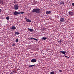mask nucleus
Masks as SVG:
<instances>
[{
    "label": "nucleus",
    "mask_w": 74,
    "mask_h": 74,
    "mask_svg": "<svg viewBox=\"0 0 74 74\" xmlns=\"http://www.w3.org/2000/svg\"><path fill=\"white\" fill-rule=\"evenodd\" d=\"M32 12H36L37 14L40 13L41 12V10L40 9L37 8L33 9L32 10Z\"/></svg>",
    "instance_id": "nucleus-1"
},
{
    "label": "nucleus",
    "mask_w": 74,
    "mask_h": 74,
    "mask_svg": "<svg viewBox=\"0 0 74 74\" xmlns=\"http://www.w3.org/2000/svg\"><path fill=\"white\" fill-rule=\"evenodd\" d=\"M19 8V6L18 5H14V9L15 10H18V8Z\"/></svg>",
    "instance_id": "nucleus-2"
},
{
    "label": "nucleus",
    "mask_w": 74,
    "mask_h": 74,
    "mask_svg": "<svg viewBox=\"0 0 74 74\" xmlns=\"http://www.w3.org/2000/svg\"><path fill=\"white\" fill-rule=\"evenodd\" d=\"M69 15V16H73V15H74V13L73 12H72L71 11H69L68 12Z\"/></svg>",
    "instance_id": "nucleus-3"
},
{
    "label": "nucleus",
    "mask_w": 74,
    "mask_h": 74,
    "mask_svg": "<svg viewBox=\"0 0 74 74\" xmlns=\"http://www.w3.org/2000/svg\"><path fill=\"white\" fill-rule=\"evenodd\" d=\"M13 14L14 15H15V16H16L18 15L19 14V12H18L17 11H15L14 12H13Z\"/></svg>",
    "instance_id": "nucleus-4"
},
{
    "label": "nucleus",
    "mask_w": 74,
    "mask_h": 74,
    "mask_svg": "<svg viewBox=\"0 0 74 74\" xmlns=\"http://www.w3.org/2000/svg\"><path fill=\"white\" fill-rule=\"evenodd\" d=\"M24 18L25 19V21H26L27 22L30 23L32 22V21L31 20L27 18L26 17H25Z\"/></svg>",
    "instance_id": "nucleus-5"
},
{
    "label": "nucleus",
    "mask_w": 74,
    "mask_h": 74,
    "mask_svg": "<svg viewBox=\"0 0 74 74\" xmlns=\"http://www.w3.org/2000/svg\"><path fill=\"white\" fill-rule=\"evenodd\" d=\"M31 61V62H32V63H36V62H37L36 59H35V58L32 59Z\"/></svg>",
    "instance_id": "nucleus-6"
},
{
    "label": "nucleus",
    "mask_w": 74,
    "mask_h": 74,
    "mask_svg": "<svg viewBox=\"0 0 74 74\" xmlns=\"http://www.w3.org/2000/svg\"><path fill=\"white\" fill-rule=\"evenodd\" d=\"M46 13L47 14H51V12L49 11H47L46 12Z\"/></svg>",
    "instance_id": "nucleus-7"
},
{
    "label": "nucleus",
    "mask_w": 74,
    "mask_h": 74,
    "mask_svg": "<svg viewBox=\"0 0 74 74\" xmlns=\"http://www.w3.org/2000/svg\"><path fill=\"white\" fill-rule=\"evenodd\" d=\"M28 29L31 32H34V30H33V29H31L28 28Z\"/></svg>",
    "instance_id": "nucleus-8"
},
{
    "label": "nucleus",
    "mask_w": 74,
    "mask_h": 74,
    "mask_svg": "<svg viewBox=\"0 0 74 74\" xmlns=\"http://www.w3.org/2000/svg\"><path fill=\"white\" fill-rule=\"evenodd\" d=\"M64 18H62L60 19V22H64Z\"/></svg>",
    "instance_id": "nucleus-9"
},
{
    "label": "nucleus",
    "mask_w": 74,
    "mask_h": 74,
    "mask_svg": "<svg viewBox=\"0 0 74 74\" xmlns=\"http://www.w3.org/2000/svg\"><path fill=\"white\" fill-rule=\"evenodd\" d=\"M11 29H13V30H15V29H16V27H15L14 26H12Z\"/></svg>",
    "instance_id": "nucleus-10"
},
{
    "label": "nucleus",
    "mask_w": 74,
    "mask_h": 74,
    "mask_svg": "<svg viewBox=\"0 0 74 74\" xmlns=\"http://www.w3.org/2000/svg\"><path fill=\"white\" fill-rule=\"evenodd\" d=\"M41 40H47V38L46 37H43L41 38Z\"/></svg>",
    "instance_id": "nucleus-11"
},
{
    "label": "nucleus",
    "mask_w": 74,
    "mask_h": 74,
    "mask_svg": "<svg viewBox=\"0 0 74 74\" xmlns=\"http://www.w3.org/2000/svg\"><path fill=\"white\" fill-rule=\"evenodd\" d=\"M59 52H61V53H62V54H64V55L65 54V51H59Z\"/></svg>",
    "instance_id": "nucleus-12"
},
{
    "label": "nucleus",
    "mask_w": 74,
    "mask_h": 74,
    "mask_svg": "<svg viewBox=\"0 0 74 74\" xmlns=\"http://www.w3.org/2000/svg\"><path fill=\"white\" fill-rule=\"evenodd\" d=\"M35 66L36 65L34 64L33 65H29V68H31V67H33V66Z\"/></svg>",
    "instance_id": "nucleus-13"
},
{
    "label": "nucleus",
    "mask_w": 74,
    "mask_h": 74,
    "mask_svg": "<svg viewBox=\"0 0 74 74\" xmlns=\"http://www.w3.org/2000/svg\"><path fill=\"white\" fill-rule=\"evenodd\" d=\"M0 3L1 4V5H2L3 4V3H4V2H3V1H1Z\"/></svg>",
    "instance_id": "nucleus-14"
},
{
    "label": "nucleus",
    "mask_w": 74,
    "mask_h": 74,
    "mask_svg": "<svg viewBox=\"0 0 74 74\" xmlns=\"http://www.w3.org/2000/svg\"><path fill=\"white\" fill-rule=\"evenodd\" d=\"M6 19L7 20H9V19H10V17H9V16H7L6 17Z\"/></svg>",
    "instance_id": "nucleus-15"
},
{
    "label": "nucleus",
    "mask_w": 74,
    "mask_h": 74,
    "mask_svg": "<svg viewBox=\"0 0 74 74\" xmlns=\"http://www.w3.org/2000/svg\"><path fill=\"white\" fill-rule=\"evenodd\" d=\"M61 4H64V2L63 1H61L60 2Z\"/></svg>",
    "instance_id": "nucleus-16"
},
{
    "label": "nucleus",
    "mask_w": 74,
    "mask_h": 74,
    "mask_svg": "<svg viewBox=\"0 0 74 74\" xmlns=\"http://www.w3.org/2000/svg\"><path fill=\"white\" fill-rule=\"evenodd\" d=\"M15 34H16L17 35H18V34H19V33L18 32H16L15 33Z\"/></svg>",
    "instance_id": "nucleus-17"
},
{
    "label": "nucleus",
    "mask_w": 74,
    "mask_h": 74,
    "mask_svg": "<svg viewBox=\"0 0 74 74\" xmlns=\"http://www.w3.org/2000/svg\"><path fill=\"white\" fill-rule=\"evenodd\" d=\"M54 71H52L51 72H50V74H54Z\"/></svg>",
    "instance_id": "nucleus-18"
},
{
    "label": "nucleus",
    "mask_w": 74,
    "mask_h": 74,
    "mask_svg": "<svg viewBox=\"0 0 74 74\" xmlns=\"http://www.w3.org/2000/svg\"><path fill=\"white\" fill-rule=\"evenodd\" d=\"M15 45H16L15 44L13 43L12 44V46L13 47H15Z\"/></svg>",
    "instance_id": "nucleus-19"
},
{
    "label": "nucleus",
    "mask_w": 74,
    "mask_h": 74,
    "mask_svg": "<svg viewBox=\"0 0 74 74\" xmlns=\"http://www.w3.org/2000/svg\"><path fill=\"white\" fill-rule=\"evenodd\" d=\"M24 12H19V14H24Z\"/></svg>",
    "instance_id": "nucleus-20"
},
{
    "label": "nucleus",
    "mask_w": 74,
    "mask_h": 74,
    "mask_svg": "<svg viewBox=\"0 0 74 74\" xmlns=\"http://www.w3.org/2000/svg\"><path fill=\"white\" fill-rule=\"evenodd\" d=\"M29 38L30 39H31L32 40H33V39H34V38L32 37V38Z\"/></svg>",
    "instance_id": "nucleus-21"
},
{
    "label": "nucleus",
    "mask_w": 74,
    "mask_h": 74,
    "mask_svg": "<svg viewBox=\"0 0 74 74\" xmlns=\"http://www.w3.org/2000/svg\"><path fill=\"white\" fill-rule=\"evenodd\" d=\"M16 42H18V39H16Z\"/></svg>",
    "instance_id": "nucleus-22"
},
{
    "label": "nucleus",
    "mask_w": 74,
    "mask_h": 74,
    "mask_svg": "<svg viewBox=\"0 0 74 74\" xmlns=\"http://www.w3.org/2000/svg\"><path fill=\"white\" fill-rule=\"evenodd\" d=\"M62 70H59V72L61 73V72H62Z\"/></svg>",
    "instance_id": "nucleus-23"
},
{
    "label": "nucleus",
    "mask_w": 74,
    "mask_h": 74,
    "mask_svg": "<svg viewBox=\"0 0 74 74\" xmlns=\"http://www.w3.org/2000/svg\"><path fill=\"white\" fill-rule=\"evenodd\" d=\"M13 3H17V2H16V1H14Z\"/></svg>",
    "instance_id": "nucleus-24"
},
{
    "label": "nucleus",
    "mask_w": 74,
    "mask_h": 74,
    "mask_svg": "<svg viewBox=\"0 0 74 74\" xmlns=\"http://www.w3.org/2000/svg\"><path fill=\"white\" fill-rule=\"evenodd\" d=\"M71 5H73V6H74V3H73Z\"/></svg>",
    "instance_id": "nucleus-25"
},
{
    "label": "nucleus",
    "mask_w": 74,
    "mask_h": 74,
    "mask_svg": "<svg viewBox=\"0 0 74 74\" xmlns=\"http://www.w3.org/2000/svg\"><path fill=\"white\" fill-rule=\"evenodd\" d=\"M34 40H36V41H37L38 40L37 39H36V38H34Z\"/></svg>",
    "instance_id": "nucleus-26"
},
{
    "label": "nucleus",
    "mask_w": 74,
    "mask_h": 74,
    "mask_svg": "<svg viewBox=\"0 0 74 74\" xmlns=\"http://www.w3.org/2000/svg\"><path fill=\"white\" fill-rule=\"evenodd\" d=\"M58 42H59L60 43H61V40H60V41H59Z\"/></svg>",
    "instance_id": "nucleus-27"
},
{
    "label": "nucleus",
    "mask_w": 74,
    "mask_h": 74,
    "mask_svg": "<svg viewBox=\"0 0 74 74\" xmlns=\"http://www.w3.org/2000/svg\"><path fill=\"white\" fill-rule=\"evenodd\" d=\"M65 56V57H66V58H67V56Z\"/></svg>",
    "instance_id": "nucleus-28"
},
{
    "label": "nucleus",
    "mask_w": 74,
    "mask_h": 74,
    "mask_svg": "<svg viewBox=\"0 0 74 74\" xmlns=\"http://www.w3.org/2000/svg\"><path fill=\"white\" fill-rule=\"evenodd\" d=\"M1 12V10L0 9V12Z\"/></svg>",
    "instance_id": "nucleus-29"
},
{
    "label": "nucleus",
    "mask_w": 74,
    "mask_h": 74,
    "mask_svg": "<svg viewBox=\"0 0 74 74\" xmlns=\"http://www.w3.org/2000/svg\"><path fill=\"white\" fill-rule=\"evenodd\" d=\"M65 54L66 53H67V52L65 51Z\"/></svg>",
    "instance_id": "nucleus-30"
},
{
    "label": "nucleus",
    "mask_w": 74,
    "mask_h": 74,
    "mask_svg": "<svg viewBox=\"0 0 74 74\" xmlns=\"http://www.w3.org/2000/svg\"><path fill=\"white\" fill-rule=\"evenodd\" d=\"M12 72H11V73H10V74H12Z\"/></svg>",
    "instance_id": "nucleus-31"
},
{
    "label": "nucleus",
    "mask_w": 74,
    "mask_h": 74,
    "mask_svg": "<svg viewBox=\"0 0 74 74\" xmlns=\"http://www.w3.org/2000/svg\"><path fill=\"white\" fill-rule=\"evenodd\" d=\"M68 58H70V57H67Z\"/></svg>",
    "instance_id": "nucleus-32"
},
{
    "label": "nucleus",
    "mask_w": 74,
    "mask_h": 74,
    "mask_svg": "<svg viewBox=\"0 0 74 74\" xmlns=\"http://www.w3.org/2000/svg\"><path fill=\"white\" fill-rule=\"evenodd\" d=\"M13 73H14V71H13Z\"/></svg>",
    "instance_id": "nucleus-33"
},
{
    "label": "nucleus",
    "mask_w": 74,
    "mask_h": 74,
    "mask_svg": "<svg viewBox=\"0 0 74 74\" xmlns=\"http://www.w3.org/2000/svg\"><path fill=\"white\" fill-rule=\"evenodd\" d=\"M14 73H16L15 72Z\"/></svg>",
    "instance_id": "nucleus-34"
}]
</instances>
